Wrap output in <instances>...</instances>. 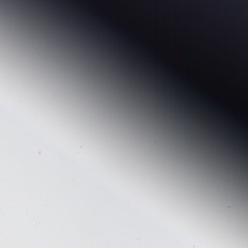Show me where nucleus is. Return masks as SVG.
<instances>
[{
    "instance_id": "f257e3e1",
    "label": "nucleus",
    "mask_w": 248,
    "mask_h": 248,
    "mask_svg": "<svg viewBox=\"0 0 248 248\" xmlns=\"http://www.w3.org/2000/svg\"><path fill=\"white\" fill-rule=\"evenodd\" d=\"M199 17H248V16H199Z\"/></svg>"
},
{
    "instance_id": "f03ea898",
    "label": "nucleus",
    "mask_w": 248,
    "mask_h": 248,
    "mask_svg": "<svg viewBox=\"0 0 248 248\" xmlns=\"http://www.w3.org/2000/svg\"><path fill=\"white\" fill-rule=\"evenodd\" d=\"M75 3H76V5L77 6H80V5H81V2H80V1H78H78H76Z\"/></svg>"
}]
</instances>
